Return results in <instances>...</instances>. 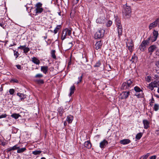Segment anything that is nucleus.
<instances>
[{"label":"nucleus","instance_id":"obj_1","mask_svg":"<svg viewBox=\"0 0 159 159\" xmlns=\"http://www.w3.org/2000/svg\"><path fill=\"white\" fill-rule=\"evenodd\" d=\"M115 23L116 25L117 32L119 38H120V36L122 34L123 28L120 23V21L118 18H116L115 20Z\"/></svg>","mask_w":159,"mask_h":159},{"label":"nucleus","instance_id":"obj_2","mask_svg":"<svg viewBox=\"0 0 159 159\" xmlns=\"http://www.w3.org/2000/svg\"><path fill=\"white\" fill-rule=\"evenodd\" d=\"M42 6L43 4L40 2H38L35 5L34 11L36 15L40 14L44 10Z\"/></svg>","mask_w":159,"mask_h":159},{"label":"nucleus","instance_id":"obj_3","mask_svg":"<svg viewBox=\"0 0 159 159\" xmlns=\"http://www.w3.org/2000/svg\"><path fill=\"white\" fill-rule=\"evenodd\" d=\"M71 34V30L66 28L62 30V32L61 39L63 40L66 38L67 35L70 36Z\"/></svg>","mask_w":159,"mask_h":159},{"label":"nucleus","instance_id":"obj_4","mask_svg":"<svg viewBox=\"0 0 159 159\" xmlns=\"http://www.w3.org/2000/svg\"><path fill=\"white\" fill-rule=\"evenodd\" d=\"M153 35L150 36L148 39V41L150 42H154L156 41L157 39V37L158 35V33L157 31L154 30L153 32Z\"/></svg>","mask_w":159,"mask_h":159},{"label":"nucleus","instance_id":"obj_5","mask_svg":"<svg viewBox=\"0 0 159 159\" xmlns=\"http://www.w3.org/2000/svg\"><path fill=\"white\" fill-rule=\"evenodd\" d=\"M132 84V81L131 80H129L122 84L121 87L122 89H129L131 86Z\"/></svg>","mask_w":159,"mask_h":159},{"label":"nucleus","instance_id":"obj_6","mask_svg":"<svg viewBox=\"0 0 159 159\" xmlns=\"http://www.w3.org/2000/svg\"><path fill=\"white\" fill-rule=\"evenodd\" d=\"M150 43L147 40H143L139 46V49L142 51H143L147 45H149Z\"/></svg>","mask_w":159,"mask_h":159},{"label":"nucleus","instance_id":"obj_7","mask_svg":"<svg viewBox=\"0 0 159 159\" xmlns=\"http://www.w3.org/2000/svg\"><path fill=\"white\" fill-rule=\"evenodd\" d=\"M124 10L123 11V13L125 16H129L131 13V9L130 7L127 6H124Z\"/></svg>","mask_w":159,"mask_h":159},{"label":"nucleus","instance_id":"obj_8","mask_svg":"<svg viewBox=\"0 0 159 159\" xmlns=\"http://www.w3.org/2000/svg\"><path fill=\"white\" fill-rule=\"evenodd\" d=\"M104 33V31L101 30L98 31L94 35V38L96 39L100 38L103 37Z\"/></svg>","mask_w":159,"mask_h":159},{"label":"nucleus","instance_id":"obj_9","mask_svg":"<svg viewBox=\"0 0 159 159\" xmlns=\"http://www.w3.org/2000/svg\"><path fill=\"white\" fill-rule=\"evenodd\" d=\"M127 47L130 52L131 53L134 49V44L132 40L129 41L126 43Z\"/></svg>","mask_w":159,"mask_h":159},{"label":"nucleus","instance_id":"obj_10","mask_svg":"<svg viewBox=\"0 0 159 159\" xmlns=\"http://www.w3.org/2000/svg\"><path fill=\"white\" fill-rule=\"evenodd\" d=\"M159 21V18H157L154 21L151 23L149 26V29L151 30L152 28L156 27Z\"/></svg>","mask_w":159,"mask_h":159},{"label":"nucleus","instance_id":"obj_11","mask_svg":"<svg viewBox=\"0 0 159 159\" xmlns=\"http://www.w3.org/2000/svg\"><path fill=\"white\" fill-rule=\"evenodd\" d=\"M130 94L129 91H125L122 92L120 95V98L121 99H126Z\"/></svg>","mask_w":159,"mask_h":159},{"label":"nucleus","instance_id":"obj_12","mask_svg":"<svg viewBox=\"0 0 159 159\" xmlns=\"http://www.w3.org/2000/svg\"><path fill=\"white\" fill-rule=\"evenodd\" d=\"M157 82L154 81L153 82H151L148 86V88L151 90H152L154 88L157 87Z\"/></svg>","mask_w":159,"mask_h":159},{"label":"nucleus","instance_id":"obj_13","mask_svg":"<svg viewBox=\"0 0 159 159\" xmlns=\"http://www.w3.org/2000/svg\"><path fill=\"white\" fill-rule=\"evenodd\" d=\"M157 48V46L155 45H152L149 47L148 48V52L150 55H152Z\"/></svg>","mask_w":159,"mask_h":159},{"label":"nucleus","instance_id":"obj_14","mask_svg":"<svg viewBox=\"0 0 159 159\" xmlns=\"http://www.w3.org/2000/svg\"><path fill=\"white\" fill-rule=\"evenodd\" d=\"M102 45V42L101 40L97 42L95 46V49L97 50L100 49Z\"/></svg>","mask_w":159,"mask_h":159},{"label":"nucleus","instance_id":"obj_15","mask_svg":"<svg viewBox=\"0 0 159 159\" xmlns=\"http://www.w3.org/2000/svg\"><path fill=\"white\" fill-rule=\"evenodd\" d=\"M105 19V17L104 16H101L98 18L96 20V22L97 23L99 24L104 23Z\"/></svg>","mask_w":159,"mask_h":159},{"label":"nucleus","instance_id":"obj_16","mask_svg":"<svg viewBox=\"0 0 159 159\" xmlns=\"http://www.w3.org/2000/svg\"><path fill=\"white\" fill-rule=\"evenodd\" d=\"M108 144V142L105 139H104L100 143V147L101 148H104Z\"/></svg>","mask_w":159,"mask_h":159},{"label":"nucleus","instance_id":"obj_17","mask_svg":"<svg viewBox=\"0 0 159 159\" xmlns=\"http://www.w3.org/2000/svg\"><path fill=\"white\" fill-rule=\"evenodd\" d=\"M131 142L130 140L129 139H125L121 140L120 141V143L123 145H126L130 143Z\"/></svg>","mask_w":159,"mask_h":159},{"label":"nucleus","instance_id":"obj_18","mask_svg":"<svg viewBox=\"0 0 159 159\" xmlns=\"http://www.w3.org/2000/svg\"><path fill=\"white\" fill-rule=\"evenodd\" d=\"M143 123L144 125V128L145 129H147L149 127V122L146 120H143Z\"/></svg>","mask_w":159,"mask_h":159},{"label":"nucleus","instance_id":"obj_19","mask_svg":"<svg viewBox=\"0 0 159 159\" xmlns=\"http://www.w3.org/2000/svg\"><path fill=\"white\" fill-rule=\"evenodd\" d=\"M32 61L36 65H39L40 63L39 60L35 57L32 58Z\"/></svg>","mask_w":159,"mask_h":159},{"label":"nucleus","instance_id":"obj_20","mask_svg":"<svg viewBox=\"0 0 159 159\" xmlns=\"http://www.w3.org/2000/svg\"><path fill=\"white\" fill-rule=\"evenodd\" d=\"M48 70V67L47 66H42L41 68V71L44 74H46Z\"/></svg>","mask_w":159,"mask_h":159},{"label":"nucleus","instance_id":"obj_21","mask_svg":"<svg viewBox=\"0 0 159 159\" xmlns=\"http://www.w3.org/2000/svg\"><path fill=\"white\" fill-rule=\"evenodd\" d=\"M73 120V116L69 115L67 117L66 120L69 123H72Z\"/></svg>","mask_w":159,"mask_h":159},{"label":"nucleus","instance_id":"obj_22","mask_svg":"<svg viewBox=\"0 0 159 159\" xmlns=\"http://www.w3.org/2000/svg\"><path fill=\"white\" fill-rule=\"evenodd\" d=\"M84 146L87 148L90 149L91 147V144L89 141H87L85 142Z\"/></svg>","mask_w":159,"mask_h":159},{"label":"nucleus","instance_id":"obj_23","mask_svg":"<svg viewBox=\"0 0 159 159\" xmlns=\"http://www.w3.org/2000/svg\"><path fill=\"white\" fill-rule=\"evenodd\" d=\"M75 90V87L74 85L72 86L70 88V93L69 95V96L71 95L74 93V91Z\"/></svg>","mask_w":159,"mask_h":159},{"label":"nucleus","instance_id":"obj_24","mask_svg":"<svg viewBox=\"0 0 159 159\" xmlns=\"http://www.w3.org/2000/svg\"><path fill=\"white\" fill-rule=\"evenodd\" d=\"M26 150V148L25 147L22 148H20L19 147V148L18 149L17 152V153H21L25 151Z\"/></svg>","mask_w":159,"mask_h":159},{"label":"nucleus","instance_id":"obj_25","mask_svg":"<svg viewBox=\"0 0 159 159\" xmlns=\"http://www.w3.org/2000/svg\"><path fill=\"white\" fill-rule=\"evenodd\" d=\"M58 114L60 116H62L64 111V109L62 107H60L58 108Z\"/></svg>","mask_w":159,"mask_h":159},{"label":"nucleus","instance_id":"obj_26","mask_svg":"<svg viewBox=\"0 0 159 159\" xmlns=\"http://www.w3.org/2000/svg\"><path fill=\"white\" fill-rule=\"evenodd\" d=\"M134 91L137 93L142 92L143 91L138 86H135L134 88Z\"/></svg>","mask_w":159,"mask_h":159},{"label":"nucleus","instance_id":"obj_27","mask_svg":"<svg viewBox=\"0 0 159 159\" xmlns=\"http://www.w3.org/2000/svg\"><path fill=\"white\" fill-rule=\"evenodd\" d=\"M55 50H52L51 51V57H52L54 59H56V57L55 55Z\"/></svg>","mask_w":159,"mask_h":159},{"label":"nucleus","instance_id":"obj_28","mask_svg":"<svg viewBox=\"0 0 159 159\" xmlns=\"http://www.w3.org/2000/svg\"><path fill=\"white\" fill-rule=\"evenodd\" d=\"M20 116V115L19 114H16V113H13L12 114L11 116L13 118H14L15 119H17L19 118V116Z\"/></svg>","mask_w":159,"mask_h":159},{"label":"nucleus","instance_id":"obj_29","mask_svg":"<svg viewBox=\"0 0 159 159\" xmlns=\"http://www.w3.org/2000/svg\"><path fill=\"white\" fill-rule=\"evenodd\" d=\"M135 96L137 97L138 98H142L143 96V92H141L140 93H137L135 94Z\"/></svg>","mask_w":159,"mask_h":159},{"label":"nucleus","instance_id":"obj_30","mask_svg":"<svg viewBox=\"0 0 159 159\" xmlns=\"http://www.w3.org/2000/svg\"><path fill=\"white\" fill-rule=\"evenodd\" d=\"M143 134L142 133H138L135 137V138L137 139H139L142 137Z\"/></svg>","mask_w":159,"mask_h":159},{"label":"nucleus","instance_id":"obj_31","mask_svg":"<svg viewBox=\"0 0 159 159\" xmlns=\"http://www.w3.org/2000/svg\"><path fill=\"white\" fill-rule=\"evenodd\" d=\"M159 109V105L157 104H155L154 106V107H153L154 110L155 111H157Z\"/></svg>","mask_w":159,"mask_h":159},{"label":"nucleus","instance_id":"obj_32","mask_svg":"<svg viewBox=\"0 0 159 159\" xmlns=\"http://www.w3.org/2000/svg\"><path fill=\"white\" fill-rule=\"evenodd\" d=\"M42 151L40 150H35L32 152V154L34 155H37L40 154Z\"/></svg>","mask_w":159,"mask_h":159},{"label":"nucleus","instance_id":"obj_33","mask_svg":"<svg viewBox=\"0 0 159 159\" xmlns=\"http://www.w3.org/2000/svg\"><path fill=\"white\" fill-rule=\"evenodd\" d=\"M17 95L19 96L21 100H22V99H24L23 98L24 97V95L23 94L18 93H17Z\"/></svg>","mask_w":159,"mask_h":159},{"label":"nucleus","instance_id":"obj_34","mask_svg":"<svg viewBox=\"0 0 159 159\" xmlns=\"http://www.w3.org/2000/svg\"><path fill=\"white\" fill-rule=\"evenodd\" d=\"M150 155L149 153H148L146 155L141 157L139 159H146Z\"/></svg>","mask_w":159,"mask_h":159},{"label":"nucleus","instance_id":"obj_35","mask_svg":"<svg viewBox=\"0 0 159 159\" xmlns=\"http://www.w3.org/2000/svg\"><path fill=\"white\" fill-rule=\"evenodd\" d=\"M101 65V63L99 61L96 63L95 65L94 66V67H99Z\"/></svg>","mask_w":159,"mask_h":159},{"label":"nucleus","instance_id":"obj_36","mask_svg":"<svg viewBox=\"0 0 159 159\" xmlns=\"http://www.w3.org/2000/svg\"><path fill=\"white\" fill-rule=\"evenodd\" d=\"M83 76V74H82L80 77H78V80L76 83L77 84H78L80 82L82 81Z\"/></svg>","mask_w":159,"mask_h":159},{"label":"nucleus","instance_id":"obj_37","mask_svg":"<svg viewBox=\"0 0 159 159\" xmlns=\"http://www.w3.org/2000/svg\"><path fill=\"white\" fill-rule=\"evenodd\" d=\"M30 49L29 48L26 47L25 49H24L23 51H24V52L25 54L27 53L28 52L30 51Z\"/></svg>","mask_w":159,"mask_h":159},{"label":"nucleus","instance_id":"obj_38","mask_svg":"<svg viewBox=\"0 0 159 159\" xmlns=\"http://www.w3.org/2000/svg\"><path fill=\"white\" fill-rule=\"evenodd\" d=\"M43 75L41 74H37L35 76V77L36 78H40L43 77Z\"/></svg>","mask_w":159,"mask_h":159},{"label":"nucleus","instance_id":"obj_39","mask_svg":"<svg viewBox=\"0 0 159 159\" xmlns=\"http://www.w3.org/2000/svg\"><path fill=\"white\" fill-rule=\"evenodd\" d=\"M151 79L150 76H148L145 78V80L147 82H149L151 80Z\"/></svg>","mask_w":159,"mask_h":159},{"label":"nucleus","instance_id":"obj_40","mask_svg":"<svg viewBox=\"0 0 159 159\" xmlns=\"http://www.w3.org/2000/svg\"><path fill=\"white\" fill-rule=\"evenodd\" d=\"M15 92V90L13 89H10L9 91V92L11 95H13Z\"/></svg>","mask_w":159,"mask_h":159},{"label":"nucleus","instance_id":"obj_41","mask_svg":"<svg viewBox=\"0 0 159 159\" xmlns=\"http://www.w3.org/2000/svg\"><path fill=\"white\" fill-rule=\"evenodd\" d=\"M112 24V22L111 20H109L107 23V26L108 27L110 26Z\"/></svg>","mask_w":159,"mask_h":159},{"label":"nucleus","instance_id":"obj_42","mask_svg":"<svg viewBox=\"0 0 159 159\" xmlns=\"http://www.w3.org/2000/svg\"><path fill=\"white\" fill-rule=\"evenodd\" d=\"M13 150H15L16 149H18L19 148V147L17 146V145H16L15 146L11 147Z\"/></svg>","mask_w":159,"mask_h":159},{"label":"nucleus","instance_id":"obj_43","mask_svg":"<svg viewBox=\"0 0 159 159\" xmlns=\"http://www.w3.org/2000/svg\"><path fill=\"white\" fill-rule=\"evenodd\" d=\"M26 47V45H24L23 46H20V47H18V49H23L24 50V49H25Z\"/></svg>","mask_w":159,"mask_h":159},{"label":"nucleus","instance_id":"obj_44","mask_svg":"<svg viewBox=\"0 0 159 159\" xmlns=\"http://www.w3.org/2000/svg\"><path fill=\"white\" fill-rule=\"evenodd\" d=\"M13 50L14 51V56H16V58L18 57L19 53L18 52H16L14 51L13 49Z\"/></svg>","mask_w":159,"mask_h":159},{"label":"nucleus","instance_id":"obj_45","mask_svg":"<svg viewBox=\"0 0 159 159\" xmlns=\"http://www.w3.org/2000/svg\"><path fill=\"white\" fill-rule=\"evenodd\" d=\"M75 13V11H72L70 14V17L71 18H73L74 17V14Z\"/></svg>","mask_w":159,"mask_h":159},{"label":"nucleus","instance_id":"obj_46","mask_svg":"<svg viewBox=\"0 0 159 159\" xmlns=\"http://www.w3.org/2000/svg\"><path fill=\"white\" fill-rule=\"evenodd\" d=\"M16 43L15 40L14 39H13V44H11L9 46V47H12L14 46H16Z\"/></svg>","mask_w":159,"mask_h":159},{"label":"nucleus","instance_id":"obj_47","mask_svg":"<svg viewBox=\"0 0 159 159\" xmlns=\"http://www.w3.org/2000/svg\"><path fill=\"white\" fill-rule=\"evenodd\" d=\"M7 116V115L6 114H2L0 116V119L5 118Z\"/></svg>","mask_w":159,"mask_h":159},{"label":"nucleus","instance_id":"obj_48","mask_svg":"<svg viewBox=\"0 0 159 159\" xmlns=\"http://www.w3.org/2000/svg\"><path fill=\"white\" fill-rule=\"evenodd\" d=\"M79 0H72V2L73 5H75L77 4Z\"/></svg>","mask_w":159,"mask_h":159},{"label":"nucleus","instance_id":"obj_49","mask_svg":"<svg viewBox=\"0 0 159 159\" xmlns=\"http://www.w3.org/2000/svg\"><path fill=\"white\" fill-rule=\"evenodd\" d=\"M61 28V25H57L55 29L58 31Z\"/></svg>","mask_w":159,"mask_h":159},{"label":"nucleus","instance_id":"obj_50","mask_svg":"<svg viewBox=\"0 0 159 159\" xmlns=\"http://www.w3.org/2000/svg\"><path fill=\"white\" fill-rule=\"evenodd\" d=\"M16 66L18 69L21 70L22 69V67H21V66L19 65H16Z\"/></svg>","mask_w":159,"mask_h":159},{"label":"nucleus","instance_id":"obj_51","mask_svg":"<svg viewBox=\"0 0 159 159\" xmlns=\"http://www.w3.org/2000/svg\"><path fill=\"white\" fill-rule=\"evenodd\" d=\"M68 47H69V48H68V49H69L72 46L73 44L72 43L70 42L68 43Z\"/></svg>","mask_w":159,"mask_h":159},{"label":"nucleus","instance_id":"obj_52","mask_svg":"<svg viewBox=\"0 0 159 159\" xmlns=\"http://www.w3.org/2000/svg\"><path fill=\"white\" fill-rule=\"evenodd\" d=\"M37 81L39 83H40L41 84H43L44 83L43 81L42 80H39Z\"/></svg>","mask_w":159,"mask_h":159},{"label":"nucleus","instance_id":"obj_53","mask_svg":"<svg viewBox=\"0 0 159 159\" xmlns=\"http://www.w3.org/2000/svg\"><path fill=\"white\" fill-rule=\"evenodd\" d=\"M13 150H12V148L11 147H10V148H8L7 149V152H9L10 151H13Z\"/></svg>","mask_w":159,"mask_h":159},{"label":"nucleus","instance_id":"obj_54","mask_svg":"<svg viewBox=\"0 0 159 159\" xmlns=\"http://www.w3.org/2000/svg\"><path fill=\"white\" fill-rule=\"evenodd\" d=\"M11 82H15V83H18V80L16 79H12L11 80Z\"/></svg>","mask_w":159,"mask_h":159},{"label":"nucleus","instance_id":"obj_55","mask_svg":"<svg viewBox=\"0 0 159 159\" xmlns=\"http://www.w3.org/2000/svg\"><path fill=\"white\" fill-rule=\"evenodd\" d=\"M157 157L155 155L153 156H151L150 157V159H156Z\"/></svg>","mask_w":159,"mask_h":159},{"label":"nucleus","instance_id":"obj_56","mask_svg":"<svg viewBox=\"0 0 159 159\" xmlns=\"http://www.w3.org/2000/svg\"><path fill=\"white\" fill-rule=\"evenodd\" d=\"M156 65L159 68V61L157 62L156 63Z\"/></svg>","mask_w":159,"mask_h":159},{"label":"nucleus","instance_id":"obj_57","mask_svg":"<svg viewBox=\"0 0 159 159\" xmlns=\"http://www.w3.org/2000/svg\"><path fill=\"white\" fill-rule=\"evenodd\" d=\"M0 26L2 27L3 29L5 28V26H4V25L2 23H0Z\"/></svg>","mask_w":159,"mask_h":159},{"label":"nucleus","instance_id":"obj_58","mask_svg":"<svg viewBox=\"0 0 159 159\" xmlns=\"http://www.w3.org/2000/svg\"><path fill=\"white\" fill-rule=\"evenodd\" d=\"M156 54L157 55L159 56V51L158 50L156 51Z\"/></svg>","mask_w":159,"mask_h":159},{"label":"nucleus","instance_id":"obj_59","mask_svg":"<svg viewBox=\"0 0 159 159\" xmlns=\"http://www.w3.org/2000/svg\"><path fill=\"white\" fill-rule=\"evenodd\" d=\"M58 31L55 29L54 30V31H53L54 33L55 34H57V33Z\"/></svg>","mask_w":159,"mask_h":159},{"label":"nucleus","instance_id":"obj_60","mask_svg":"<svg viewBox=\"0 0 159 159\" xmlns=\"http://www.w3.org/2000/svg\"><path fill=\"white\" fill-rule=\"evenodd\" d=\"M6 143L4 142H2L1 145L3 146H4L6 145Z\"/></svg>","mask_w":159,"mask_h":159},{"label":"nucleus","instance_id":"obj_61","mask_svg":"<svg viewBox=\"0 0 159 159\" xmlns=\"http://www.w3.org/2000/svg\"><path fill=\"white\" fill-rule=\"evenodd\" d=\"M43 38L44 39H46L47 38V36L46 35V36L43 37Z\"/></svg>","mask_w":159,"mask_h":159},{"label":"nucleus","instance_id":"obj_62","mask_svg":"<svg viewBox=\"0 0 159 159\" xmlns=\"http://www.w3.org/2000/svg\"><path fill=\"white\" fill-rule=\"evenodd\" d=\"M66 124H67V123H66V121H65L64 123V126H65L66 125Z\"/></svg>","mask_w":159,"mask_h":159},{"label":"nucleus","instance_id":"obj_63","mask_svg":"<svg viewBox=\"0 0 159 159\" xmlns=\"http://www.w3.org/2000/svg\"><path fill=\"white\" fill-rule=\"evenodd\" d=\"M41 159H46V158L44 157H42L41 158Z\"/></svg>","mask_w":159,"mask_h":159},{"label":"nucleus","instance_id":"obj_64","mask_svg":"<svg viewBox=\"0 0 159 159\" xmlns=\"http://www.w3.org/2000/svg\"><path fill=\"white\" fill-rule=\"evenodd\" d=\"M157 92H158V93H159V87L157 89Z\"/></svg>","mask_w":159,"mask_h":159}]
</instances>
